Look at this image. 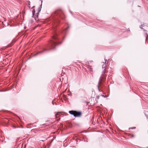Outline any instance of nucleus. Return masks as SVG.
<instances>
[{
    "mask_svg": "<svg viewBox=\"0 0 148 148\" xmlns=\"http://www.w3.org/2000/svg\"><path fill=\"white\" fill-rule=\"evenodd\" d=\"M52 16L54 18L56 21L58 23L60 22L59 18L62 19H64L65 18L63 12L61 9L58 10L53 12L52 14Z\"/></svg>",
    "mask_w": 148,
    "mask_h": 148,
    "instance_id": "1",
    "label": "nucleus"
},
{
    "mask_svg": "<svg viewBox=\"0 0 148 148\" xmlns=\"http://www.w3.org/2000/svg\"><path fill=\"white\" fill-rule=\"evenodd\" d=\"M105 63L102 62V68L103 69V71L102 72L101 76L100 77L99 84H101L102 83L105 82L106 80V77L107 75L106 74L107 73V71L106 70V62L107 63L108 62V60L105 59Z\"/></svg>",
    "mask_w": 148,
    "mask_h": 148,
    "instance_id": "2",
    "label": "nucleus"
},
{
    "mask_svg": "<svg viewBox=\"0 0 148 148\" xmlns=\"http://www.w3.org/2000/svg\"><path fill=\"white\" fill-rule=\"evenodd\" d=\"M60 44L61 43L58 41L56 35H54L52 36V40H51L50 42L49 47L50 48V49H53L58 44Z\"/></svg>",
    "mask_w": 148,
    "mask_h": 148,
    "instance_id": "3",
    "label": "nucleus"
},
{
    "mask_svg": "<svg viewBox=\"0 0 148 148\" xmlns=\"http://www.w3.org/2000/svg\"><path fill=\"white\" fill-rule=\"evenodd\" d=\"M69 112L70 114L73 115L75 117L80 116L81 115V112L76 111H70Z\"/></svg>",
    "mask_w": 148,
    "mask_h": 148,
    "instance_id": "4",
    "label": "nucleus"
},
{
    "mask_svg": "<svg viewBox=\"0 0 148 148\" xmlns=\"http://www.w3.org/2000/svg\"><path fill=\"white\" fill-rule=\"evenodd\" d=\"M88 68H89V70L90 71H91V72H92V71H93V69L92 68H91L90 66H89L88 67Z\"/></svg>",
    "mask_w": 148,
    "mask_h": 148,
    "instance_id": "5",
    "label": "nucleus"
},
{
    "mask_svg": "<svg viewBox=\"0 0 148 148\" xmlns=\"http://www.w3.org/2000/svg\"><path fill=\"white\" fill-rule=\"evenodd\" d=\"M41 6H42V4L41 5H40V7H39V8H38V12H40L41 10Z\"/></svg>",
    "mask_w": 148,
    "mask_h": 148,
    "instance_id": "6",
    "label": "nucleus"
},
{
    "mask_svg": "<svg viewBox=\"0 0 148 148\" xmlns=\"http://www.w3.org/2000/svg\"><path fill=\"white\" fill-rule=\"evenodd\" d=\"M32 14L33 15V16H34V14L35 12V10L34 9H33L32 11Z\"/></svg>",
    "mask_w": 148,
    "mask_h": 148,
    "instance_id": "7",
    "label": "nucleus"
},
{
    "mask_svg": "<svg viewBox=\"0 0 148 148\" xmlns=\"http://www.w3.org/2000/svg\"><path fill=\"white\" fill-rule=\"evenodd\" d=\"M58 115H59V114H58V113H57V114H56V115H55L56 116V118L58 117Z\"/></svg>",
    "mask_w": 148,
    "mask_h": 148,
    "instance_id": "8",
    "label": "nucleus"
},
{
    "mask_svg": "<svg viewBox=\"0 0 148 148\" xmlns=\"http://www.w3.org/2000/svg\"><path fill=\"white\" fill-rule=\"evenodd\" d=\"M136 128V127H132L131 129H135Z\"/></svg>",
    "mask_w": 148,
    "mask_h": 148,
    "instance_id": "9",
    "label": "nucleus"
},
{
    "mask_svg": "<svg viewBox=\"0 0 148 148\" xmlns=\"http://www.w3.org/2000/svg\"><path fill=\"white\" fill-rule=\"evenodd\" d=\"M42 52V51H40L38 53H37L36 54H38L39 53H41Z\"/></svg>",
    "mask_w": 148,
    "mask_h": 148,
    "instance_id": "10",
    "label": "nucleus"
},
{
    "mask_svg": "<svg viewBox=\"0 0 148 148\" xmlns=\"http://www.w3.org/2000/svg\"><path fill=\"white\" fill-rule=\"evenodd\" d=\"M98 88L99 90V86H98Z\"/></svg>",
    "mask_w": 148,
    "mask_h": 148,
    "instance_id": "11",
    "label": "nucleus"
},
{
    "mask_svg": "<svg viewBox=\"0 0 148 148\" xmlns=\"http://www.w3.org/2000/svg\"><path fill=\"white\" fill-rule=\"evenodd\" d=\"M68 27L66 28V29H68Z\"/></svg>",
    "mask_w": 148,
    "mask_h": 148,
    "instance_id": "12",
    "label": "nucleus"
},
{
    "mask_svg": "<svg viewBox=\"0 0 148 148\" xmlns=\"http://www.w3.org/2000/svg\"><path fill=\"white\" fill-rule=\"evenodd\" d=\"M47 49H45L44 50H46Z\"/></svg>",
    "mask_w": 148,
    "mask_h": 148,
    "instance_id": "13",
    "label": "nucleus"
},
{
    "mask_svg": "<svg viewBox=\"0 0 148 148\" xmlns=\"http://www.w3.org/2000/svg\"><path fill=\"white\" fill-rule=\"evenodd\" d=\"M102 96H104V95H102Z\"/></svg>",
    "mask_w": 148,
    "mask_h": 148,
    "instance_id": "14",
    "label": "nucleus"
}]
</instances>
